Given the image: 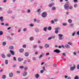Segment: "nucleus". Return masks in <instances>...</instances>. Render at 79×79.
Masks as SVG:
<instances>
[{
    "label": "nucleus",
    "mask_w": 79,
    "mask_h": 79,
    "mask_svg": "<svg viewBox=\"0 0 79 79\" xmlns=\"http://www.w3.org/2000/svg\"><path fill=\"white\" fill-rule=\"evenodd\" d=\"M41 16L43 18H46L47 16V14L45 12H44L42 14Z\"/></svg>",
    "instance_id": "obj_1"
},
{
    "label": "nucleus",
    "mask_w": 79,
    "mask_h": 79,
    "mask_svg": "<svg viewBox=\"0 0 79 79\" xmlns=\"http://www.w3.org/2000/svg\"><path fill=\"white\" fill-rule=\"evenodd\" d=\"M58 36L59 37V40H63V38L62 36H63V35L61 34H59L58 35Z\"/></svg>",
    "instance_id": "obj_2"
},
{
    "label": "nucleus",
    "mask_w": 79,
    "mask_h": 79,
    "mask_svg": "<svg viewBox=\"0 0 79 79\" xmlns=\"http://www.w3.org/2000/svg\"><path fill=\"white\" fill-rule=\"evenodd\" d=\"M74 69H76V65H73V67H71L70 68V71H73L74 70Z\"/></svg>",
    "instance_id": "obj_3"
},
{
    "label": "nucleus",
    "mask_w": 79,
    "mask_h": 79,
    "mask_svg": "<svg viewBox=\"0 0 79 79\" xmlns=\"http://www.w3.org/2000/svg\"><path fill=\"white\" fill-rule=\"evenodd\" d=\"M64 8L65 10H68L69 8V5L68 4H65L64 6Z\"/></svg>",
    "instance_id": "obj_4"
},
{
    "label": "nucleus",
    "mask_w": 79,
    "mask_h": 79,
    "mask_svg": "<svg viewBox=\"0 0 79 79\" xmlns=\"http://www.w3.org/2000/svg\"><path fill=\"white\" fill-rule=\"evenodd\" d=\"M54 52H55L56 53H60L61 52V51L60 50L57 49H55L54 51Z\"/></svg>",
    "instance_id": "obj_5"
},
{
    "label": "nucleus",
    "mask_w": 79,
    "mask_h": 79,
    "mask_svg": "<svg viewBox=\"0 0 79 79\" xmlns=\"http://www.w3.org/2000/svg\"><path fill=\"white\" fill-rule=\"evenodd\" d=\"M23 76H26L27 75V72L26 71H24L23 73Z\"/></svg>",
    "instance_id": "obj_6"
},
{
    "label": "nucleus",
    "mask_w": 79,
    "mask_h": 79,
    "mask_svg": "<svg viewBox=\"0 0 79 79\" xmlns=\"http://www.w3.org/2000/svg\"><path fill=\"white\" fill-rule=\"evenodd\" d=\"M54 5H55V3H52L49 4L48 6H49V7H52V6H53Z\"/></svg>",
    "instance_id": "obj_7"
},
{
    "label": "nucleus",
    "mask_w": 79,
    "mask_h": 79,
    "mask_svg": "<svg viewBox=\"0 0 79 79\" xmlns=\"http://www.w3.org/2000/svg\"><path fill=\"white\" fill-rule=\"evenodd\" d=\"M9 49L10 50H13L14 49V47L12 46H10L9 47Z\"/></svg>",
    "instance_id": "obj_8"
},
{
    "label": "nucleus",
    "mask_w": 79,
    "mask_h": 79,
    "mask_svg": "<svg viewBox=\"0 0 79 79\" xmlns=\"http://www.w3.org/2000/svg\"><path fill=\"white\" fill-rule=\"evenodd\" d=\"M13 76V73H10L9 74V77H12Z\"/></svg>",
    "instance_id": "obj_9"
},
{
    "label": "nucleus",
    "mask_w": 79,
    "mask_h": 79,
    "mask_svg": "<svg viewBox=\"0 0 79 79\" xmlns=\"http://www.w3.org/2000/svg\"><path fill=\"white\" fill-rule=\"evenodd\" d=\"M35 31L36 32H39V29L37 28H35Z\"/></svg>",
    "instance_id": "obj_10"
},
{
    "label": "nucleus",
    "mask_w": 79,
    "mask_h": 79,
    "mask_svg": "<svg viewBox=\"0 0 79 79\" xmlns=\"http://www.w3.org/2000/svg\"><path fill=\"white\" fill-rule=\"evenodd\" d=\"M24 55L25 56L27 57L29 55V54L28 52H26L24 54Z\"/></svg>",
    "instance_id": "obj_11"
},
{
    "label": "nucleus",
    "mask_w": 79,
    "mask_h": 79,
    "mask_svg": "<svg viewBox=\"0 0 79 79\" xmlns=\"http://www.w3.org/2000/svg\"><path fill=\"white\" fill-rule=\"evenodd\" d=\"M3 16H1L0 17V20L1 22H3L4 20L3 19Z\"/></svg>",
    "instance_id": "obj_12"
},
{
    "label": "nucleus",
    "mask_w": 79,
    "mask_h": 79,
    "mask_svg": "<svg viewBox=\"0 0 79 79\" xmlns=\"http://www.w3.org/2000/svg\"><path fill=\"white\" fill-rule=\"evenodd\" d=\"M49 44H46L44 45V47L45 48H49Z\"/></svg>",
    "instance_id": "obj_13"
},
{
    "label": "nucleus",
    "mask_w": 79,
    "mask_h": 79,
    "mask_svg": "<svg viewBox=\"0 0 79 79\" xmlns=\"http://www.w3.org/2000/svg\"><path fill=\"white\" fill-rule=\"evenodd\" d=\"M65 48H70V46L69 45H68V44H66L65 45Z\"/></svg>",
    "instance_id": "obj_14"
},
{
    "label": "nucleus",
    "mask_w": 79,
    "mask_h": 79,
    "mask_svg": "<svg viewBox=\"0 0 79 79\" xmlns=\"http://www.w3.org/2000/svg\"><path fill=\"white\" fill-rule=\"evenodd\" d=\"M2 56L3 58H6V56H5V54L3 53L2 54Z\"/></svg>",
    "instance_id": "obj_15"
},
{
    "label": "nucleus",
    "mask_w": 79,
    "mask_h": 79,
    "mask_svg": "<svg viewBox=\"0 0 79 79\" xmlns=\"http://www.w3.org/2000/svg\"><path fill=\"white\" fill-rule=\"evenodd\" d=\"M68 22H69V23L71 24V23H72V22H73V21H72V20L71 19H69L68 20Z\"/></svg>",
    "instance_id": "obj_16"
},
{
    "label": "nucleus",
    "mask_w": 79,
    "mask_h": 79,
    "mask_svg": "<svg viewBox=\"0 0 79 79\" xmlns=\"http://www.w3.org/2000/svg\"><path fill=\"white\" fill-rule=\"evenodd\" d=\"M47 29H48V27H46L44 28L43 29V30L44 31L46 32V31H47Z\"/></svg>",
    "instance_id": "obj_17"
},
{
    "label": "nucleus",
    "mask_w": 79,
    "mask_h": 79,
    "mask_svg": "<svg viewBox=\"0 0 79 79\" xmlns=\"http://www.w3.org/2000/svg\"><path fill=\"white\" fill-rule=\"evenodd\" d=\"M19 52H20L21 53H23V52H24V49L23 48L20 49Z\"/></svg>",
    "instance_id": "obj_18"
},
{
    "label": "nucleus",
    "mask_w": 79,
    "mask_h": 79,
    "mask_svg": "<svg viewBox=\"0 0 79 79\" xmlns=\"http://www.w3.org/2000/svg\"><path fill=\"white\" fill-rule=\"evenodd\" d=\"M10 52L11 53L12 55H15V52H13V51L10 50Z\"/></svg>",
    "instance_id": "obj_19"
},
{
    "label": "nucleus",
    "mask_w": 79,
    "mask_h": 79,
    "mask_svg": "<svg viewBox=\"0 0 79 79\" xmlns=\"http://www.w3.org/2000/svg\"><path fill=\"white\" fill-rule=\"evenodd\" d=\"M35 77L36 78H38L39 77V75L38 74H35Z\"/></svg>",
    "instance_id": "obj_20"
},
{
    "label": "nucleus",
    "mask_w": 79,
    "mask_h": 79,
    "mask_svg": "<svg viewBox=\"0 0 79 79\" xmlns=\"http://www.w3.org/2000/svg\"><path fill=\"white\" fill-rule=\"evenodd\" d=\"M29 40L30 41H33L34 40V38L33 37H31L30 38Z\"/></svg>",
    "instance_id": "obj_21"
},
{
    "label": "nucleus",
    "mask_w": 79,
    "mask_h": 79,
    "mask_svg": "<svg viewBox=\"0 0 79 79\" xmlns=\"http://www.w3.org/2000/svg\"><path fill=\"white\" fill-rule=\"evenodd\" d=\"M7 13L8 14H10V13H12L13 12L11 10H9L7 11Z\"/></svg>",
    "instance_id": "obj_22"
},
{
    "label": "nucleus",
    "mask_w": 79,
    "mask_h": 79,
    "mask_svg": "<svg viewBox=\"0 0 79 79\" xmlns=\"http://www.w3.org/2000/svg\"><path fill=\"white\" fill-rule=\"evenodd\" d=\"M2 44L4 46H5L6 45V42H3L2 43Z\"/></svg>",
    "instance_id": "obj_23"
},
{
    "label": "nucleus",
    "mask_w": 79,
    "mask_h": 79,
    "mask_svg": "<svg viewBox=\"0 0 79 79\" xmlns=\"http://www.w3.org/2000/svg\"><path fill=\"white\" fill-rule=\"evenodd\" d=\"M3 34V31H0V35H2Z\"/></svg>",
    "instance_id": "obj_24"
},
{
    "label": "nucleus",
    "mask_w": 79,
    "mask_h": 79,
    "mask_svg": "<svg viewBox=\"0 0 79 79\" xmlns=\"http://www.w3.org/2000/svg\"><path fill=\"white\" fill-rule=\"evenodd\" d=\"M52 10H56V7L55 6L52 7Z\"/></svg>",
    "instance_id": "obj_25"
},
{
    "label": "nucleus",
    "mask_w": 79,
    "mask_h": 79,
    "mask_svg": "<svg viewBox=\"0 0 79 79\" xmlns=\"http://www.w3.org/2000/svg\"><path fill=\"white\" fill-rule=\"evenodd\" d=\"M70 26L71 27H74V25L73 23H71L70 25Z\"/></svg>",
    "instance_id": "obj_26"
},
{
    "label": "nucleus",
    "mask_w": 79,
    "mask_h": 79,
    "mask_svg": "<svg viewBox=\"0 0 79 79\" xmlns=\"http://www.w3.org/2000/svg\"><path fill=\"white\" fill-rule=\"evenodd\" d=\"M18 60L20 62L21 61V58L19 57L18 58Z\"/></svg>",
    "instance_id": "obj_27"
},
{
    "label": "nucleus",
    "mask_w": 79,
    "mask_h": 79,
    "mask_svg": "<svg viewBox=\"0 0 79 79\" xmlns=\"http://www.w3.org/2000/svg\"><path fill=\"white\" fill-rule=\"evenodd\" d=\"M5 63L6 64H8V60H6L5 61Z\"/></svg>",
    "instance_id": "obj_28"
},
{
    "label": "nucleus",
    "mask_w": 79,
    "mask_h": 79,
    "mask_svg": "<svg viewBox=\"0 0 79 79\" xmlns=\"http://www.w3.org/2000/svg\"><path fill=\"white\" fill-rule=\"evenodd\" d=\"M32 60H33V61H35V60H36V57H32Z\"/></svg>",
    "instance_id": "obj_29"
},
{
    "label": "nucleus",
    "mask_w": 79,
    "mask_h": 79,
    "mask_svg": "<svg viewBox=\"0 0 79 79\" xmlns=\"http://www.w3.org/2000/svg\"><path fill=\"white\" fill-rule=\"evenodd\" d=\"M48 30L49 31H50V30H52V27H48Z\"/></svg>",
    "instance_id": "obj_30"
},
{
    "label": "nucleus",
    "mask_w": 79,
    "mask_h": 79,
    "mask_svg": "<svg viewBox=\"0 0 79 79\" xmlns=\"http://www.w3.org/2000/svg\"><path fill=\"white\" fill-rule=\"evenodd\" d=\"M11 54L9 53V54H8L7 55V56H8V57H10V56H11Z\"/></svg>",
    "instance_id": "obj_31"
},
{
    "label": "nucleus",
    "mask_w": 79,
    "mask_h": 79,
    "mask_svg": "<svg viewBox=\"0 0 79 79\" xmlns=\"http://www.w3.org/2000/svg\"><path fill=\"white\" fill-rule=\"evenodd\" d=\"M39 48L40 49H42V48H43V47L42 46H39Z\"/></svg>",
    "instance_id": "obj_32"
},
{
    "label": "nucleus",
    "mask_w": 79,
    "mask_h": 79,
    "mask_svg": "<svg viewBox=\"0 0 79 79\" xmlns=\"http://www.w3.org/2000/svg\"><path fill=\"white\" fill-rule=\"evenodd\" d=\"M33 47L34 48H36L37 47V46L36 45H34L33 46Z\"/></svg>",
    "instance_id": "obj_33"
},
{
    "label": "nucleus",
    "mask_w": 79,
    "mask_h": 79,
    "mask_svg": "<svg viewBox=\"0 0 79 79\" xmlns=\"http://www.w3.org/2000/svg\"><path fill=\"white\" fill-rule=\"evenodd\" d=\"M19 68H20V69H23V68H24V66H20L19 67Z\"/></svg>",
    "instance_id": "obj_34"
},
{
    "label": "nucleus",
    "mask_w": 79,
    "mask_h": 79,
    "mask_svg": "<svg viewBox=\"0 0 79 79\" xmlns=\"http://www.w3.org/2000/svg\"><path fill=\"white\" fill-rule=\"evenodd\" d=\"M26 47V44H24L23 45V48H25Z\"/></svg>",
    "instance_id": "obj_35"
},
{
    "label": "nucleus",
    "mask_w": 79,
    "mask_h": 79,
    "mask_svg": "<svg viewBox=\"0 0 79 79\" xmlns=\"http://www.w3.org/2000/svg\"><path fill=\"white\" fill-rule=\"evenodd\" d=\"M75 79H79V76H76L75 77Z\"/></svg>",
    "instance_id": "obj_36"
},
{
    "label": "nucleus",
    "mask_w": 79,
    "mask_h": 79,
    "mask_svg": "<svg viewBox=\"0 0 79 79\" xmlns=\"http://www.w3.org/2000/svg\"><path fill=\"white\" fill-rule=\"evenodd\" d=\"M58 32H59L58 30H56L55 31V34H58Z\"/></svg>",
    "instance_id": "obj_37"
},
{
    "label": "nucleus",
    "mask_w": 79,
    "mask_h": 79,
    "mask_svg": "<svg viewBox=\"0 0 79 79\" xmlns=\"http://www.w3.org/2000/svg\"><path fill=\"white\" fill-rule=\"evenodd\" d=\"M3 79H5L6 78V75H4L2 76Z\"/></svg>",
    "instance_id": "obj_38"
},
{
    "label": "nucleus",
    "mask_w": 79,
    "mask_h": 79,
    "mask_svg": "<svg viewBox=\"0 0 79 79\" xmlns=\"http://www.w3.org/2000/svg\"><path fill=\"white\" fill-rule=\"evenodd\" d=\"M77 4H75L74 5V6L75 8L77 7Z\"/></svg>",
    "instance_id": "obj_39"
},
{
    "label": "nucleus",
    "mask_w": 79,
    "mask_h": 79,
    "mask_svg": "<svg viewBox=\"0 0 79 79\" xmlns=\"http://www.w3.org/2000/svg\"><path fill=\"white\" fill-rule=\"evenodd\" d=\"M68 44L69 45H73V43H71V42H69L68 43Z\"/></svg>",
    "instance_id": "obj_40"
},
{
    "label": "nucleus",
    "mask_w": 79,
    "mask_h": 79,
    "mask_svg": "<svg viewBox=\"0 0 79 79\" xmlns=\"http://www.w3.org/2000/svg\"><path fill=\"white\" fill-rule=\"evenodd\" d=\"M62 55L63 56H66V54H65V53H63L62 54Z\"/></svg>",
    "instance_id": "obj_41"
},
{
    "label": "nucleus",
    "mask_w": 79,
    "mask_h": 79,
    "mask_svg": "<svg viewBox=\"0 0 79 79\" xmlns=\"http://www.w3.org/2000/svg\"><path fill=\"white\" fill-rule=\"evenodd\" d=\"M27 61L28 62V63H31V60L28 59L27 60Z\"/></svg>",
    "instance_id": "obj_42"
},
{
    "label": "nucleus",
    "mask_w": 79,
    "mask_h": 79,
    "mask_svg": "<svg viewBox=\"0 0 79 79\" xmlns=\"http://www.w3.org/2000/svg\"><path fill=\"white\" fill-rule=\"evenodd\" d=\"M44 71L43 70H41L40 71L41 73H44Z\"/></svg>",
    "instance_id": "obj_43"
},
{
    "label": "nucleus",
    "mask_w": 79,
    "mask_h": 79,
    "mask_svg": "<svg viewBox=\"0 0 79 79\" xmlns=\"http://www.w3.org/2000/svg\"><path fill=\"white\" fill-rule=\"evenodd\" d=\"M43 69L44 71H45L46 70V69L45 68V67H43Z\"/></svg>",
    "instance_id": "obj_44"
},
{
    "label": "nucleus",
    "mask_w": 79,
    "mask_h": 79,
    "mask_svg": "<svg viewBox=\"0 0 79 79\" xmlns=\"http://www.w3.org/2000/svg\"><path fill=\"white\" fill-rule=\"evenodd\" d=\"M13 59L14 61H16V57H14Z\"/></svg>",
    "instance_id": "obj_45"
},
{
    "label": "nucleus",
    "mask_w": 79,
    "mask_h": 79,
    "mask_svg": "<svg viewBox=\"0 0 79 79\" xmlns=\"http://www.w3.org/2000/svg\"><path fill=\"white\" fill-rule=\"evenodd\" d=\"M50 55V53H49V52H47L46 54V56H48V55Z\"/></svg>",
    "instance_id": "obj_46"
},
{
    "label": "nucleus",
    "mask_w": 79,
    "mask_h": 79,
    "mask_svg": "<svg viewBox=\"0 0 79 79\" xmlns=\"http://www.w3.org/2000/svg\"><path fill=\"white\" fill-rule=\"evenodd\" d=\"M48 40H51V39H52L51 37L48 38Z\"/></svg>",
    "instance_id": "obj_47"
},
{
    "label": "nucleus",
    "mask_w": 79,
    "mask_h": 79,
    "mask_svg": "<svg viewBox=\"0 0 79 79\" xmlns=\"http://www.w3.org/2000/svg\"><path fill=\"white\" fill-rule=\"evenodd\" d=\"M30 26L31 27H33V26H34V25H33V24H30Z\"/></svg>",
    "instance_id": "obj_48"
},
{
    "label": "nucleus",
    "mask_w": 79,
    "mask_h": 79,
    "mask_svg": "<svg viewBox=\"0 0 79 79\" xmlns=\"http://www.w3.org/2000/svg\"><path fill=\"white\" fill-rule=\"evenodd\" d=\"M77 69H79V64L77 65Z\"/></svg>",
    "instance_id": "obj_49"
},
{
    "label": "nucleus",
    "mask_w": 79,
    "mask_h": 79,
    "mask_svg": "<svg viewBox=\"0 0 79 79\" xmlns=\"http://www.w3.org/2000/svg\"><path fill=\"white\" fill-rule=\"evenodd\" d=\"M58 20V19H54V20L55 22H57Z\"/></svg>",
    "instance_id": "obj_50"
},
{
    "label": "nucleus",
    "mask_w": 79,
    "mask_h": 79,
    "mask_svg": "<svg viewBox=\"0 0 79 79\" xmlns=\"http://www.w3.org/2000/svg\"><path fill=\"white\" fill-rule=\"evenodd\" d=\"M74 35H75V32H74L72 33V36H74Z\"/></svg>",
    "instance_id": "obj_51"
},
{
    "label": "nucleus",
    "mask_w": 79,
    "mask_h": 79,
    "mask_svg": "<svg viewBox=\"0 0 79 79\" xmlns=\"http://www.w3.org/2000/svg\"><path fill=\"white\" fill-rule=\"evenodd\" d=\"M23 63H24V64H26L27 63V61L24 60V61Z\"/></svg>",
    "instance_id": "obj_52"
},
{
    "label": "nucleus",
    "mask_w": 79,
    "mask_h": 79,
    "mask_svg": "<svg viewBox=\"0 0 79 79\" xmlns=\"http://www.w3.org/2000/svg\"><path fill=\"white\" fill-rule=\"evenodd\" d=\"M73 55H76V54H77L76 52H74L73 53Z\"/></svg>",
    "instance_id": "obj_53"
},
{
    "label": "nucleus",
    "mask_w": 79,
    "mask_h": 79,
    "mask_svg": "<svg viewBox=\"0 0 79 79\" xmlns=\"http://www.w3.org/2000/svg\"><path fill=\"white\" fill-rule=\"evenodd\" d=\"M27 30V29L25 28L23 29V31H24L25 32L26 31V30Z\"/></svg>",
    "instance_id": "obj_54"
},
{
    "label": "nucleus",
    "mask_w": 79,
    "mask_h": 79,
    "mask_svg": "<svg viewBox=\"0 0 79 79\" xmlns=\"http://www.w3.org/2000/svg\"><path fill=\"white\" fill-rule=\"evenodd\" d=\"M51 23L52 24H53L54 23V21H53V20H52L51 21Z\"/></svg>",
    "instance_id": "obj_55"
},
{
    "label": "nucleus",
    "mask_w": 79,
    "mask_h": 79,
    "mask_svg": "<svg viewBox=\"0 0 79 79\" xmlns=\"http://www.w3.org/2000/svg\"><path fill=\"white\" fill-rule=\"evenodd\" d=\"M41 55H42V56H44V55H45V53H43L42 52L41 53Z\"/></svg>",
    "instance_id": "obj_56"
},
{
    "label": "nucleus",
    "mask_w": 79,
    "mask_h": 79,
    "mask_svg": "<svg viewBox=\"0 0 79 79\" xmlns=\"http://www.w3.org/2000/svg\"><path fill=\"white\" fill-rule=\"evenodd\" d=\"M12 19H15V16H13L12 17Z\"/></svg>",
    "instance_id": "obj_57"
},
{
    "label": "nucleus",
    "mask_w": 79,
    "mask_h": 79,
    "mask_svg": "<svg viewBox=\"0 0 79 79\" xmlns=\"http://www.w3.org/2000/svg\"><path fill=\"white\" fill-rule=\"evenodd\" d=\"M16 73L18 74H20V71H17L16 72Z\"/></svg>",
    "instance_id": "obj_58"
},
{
    "label": "nucleus",
    "mask_w": 79,
    "mask_h": 79,
    "mask_svg": "<svg viewBox=\"0 0 79 79\" xmlns=\"http://www.w3.org/2000/svg\"><path fill=\"white\" fill-rule=\"evenodd\" d=\"M42 56H42V55H40V56H39V58H42Z\"/></svg>",
    "instance_id": "obj_59"
},
{
    "label": "nucleus",
    "mask_w": 79,
    "mask_h": 79,
    "mask_svg": "<svg viewBox=\"0 0 79 79\" xmlns=\"http://www.w3.org/2000/svg\"><path fill=\"white\" fill-rule=\"evenodd\" d=\"M27 12L29 13H31V10H27Z\"/></svg>",
    "instance_id": "obj_60"
},
{
    "label": "nucleus",
    "mask_w": 79,
    "mask_h": 79,
    "mask_svg": "<svg viewBox=\"0 0 79 79\" xmlns=\"http://www.w3.org/2000/svg\"><path fill=\"white\" fill-rule=\"evenodd\" d=\"M69 9H73V7L72 6H71L69 7Z\"/></svg>",
    "instance_id": "obj_61"
},
{
    "label": "nucleus",
    "mask_w": 79,
    "mask_h": 79,
    "mask_svg": "<svg viewBox=\"0 0 79 79\" xmlns=\"http://www.w3.org/2000/svg\"><path fill=\"white\" fill-rule=\"evenodd\" d=\"M36 23H40V20H37Z\"/></svg>",
    "instance_id": "obj_62"
},
{
    "label": "nucleus",
    "mask_w": 79,
    "mask_h": 79,
    "mask_svg": "<svg viewBox=\"0 0 79 79\" xmlns=\"http://www.w3.org/2000/svg\"><path fill=\"white\" fill-rule=\"evenodd\" d=\"M27 67H26L24 68V69L25 70H27Z\"/></svg>",
    "instance_id": "obj_63"
},
{
    "label": "nucleus",
    "mask_w": 79,
    "mask_h": 79,
    "mask_svg": "<svg viewBox=\"0 0 79 79\" xmlns=\"http://www.w3.org/2000/svg\"><path fill=\"white\" fill-rule=\"evenodd\" d=\"M77 35H79V31L77 32Z\"/></svg>",
    "instance_id": "obj_64"
}]
</instances>
